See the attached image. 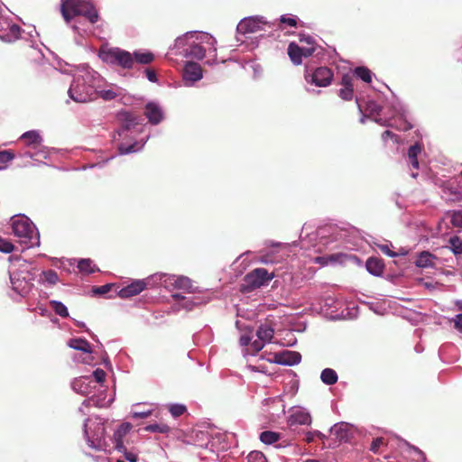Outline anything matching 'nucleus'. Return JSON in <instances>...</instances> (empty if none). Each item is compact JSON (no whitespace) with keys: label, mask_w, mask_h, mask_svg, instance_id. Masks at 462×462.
Wrapping results in <instances>:
<instances>
[{"label":"nucleus","mask_w":462,"mask_h":462,"mask_svg":"<svg viewBox=\"0 0 462 462\" xmlns=\"http://www.w3.org/2000/svg\"><path fill=\"white\" fill-rule=\"evenodd\" d=\"M43 276L45 281L48 282L50 284H55L59 280L57 273L53 270H48L46 272H43Z\"/></svg>","instance_id":"40"},{"label":"nucleus","mask_w":462,"mask_h":462,"mask_svg":"<svg viewBox=\"0 0 462 462\" xmlns=\"http://www.w3.org/2000/svg\"><path fill=\"white\" fill-rule=\"evenodd\" d=\"M273 278V274L269 273L266 269L256 268L244 277L240 291L244 293L251 292L265 285Z\"/></svg>","instance_id":"5"},{"label":"nucleus","mask_w":462,"mask_h":462,"mask_svg":"<svg viewBox=\"0 0 462 462\" xmlns=\"http://www.w3.org/2000/svg\"><path fill=\"white\" fill-rule=\"evenodd\" d=\"M249 342H250L249 337H245V336L241 337L240 343L242 346H247L249 344Z\"/></svg>","instance_id":"60"},{"label":"nucleus","mask_w":462,"mask_h":462,"mask_svg":"<svg viewBox=\"0 0 462 462\" xmlns=\"http://www.w3.org/2000/svg\"><path fill=\"white\" fill-rule=\"evenodd\" d=\"M81 387V380L80 379H78V380H75L73 383H72V388L77 391V392H80L82 393H85V391L81 390L80 389Z\"/></svg>","instance_id":"58"},{"label":"nucleus","mask_w":462,"mask_h":462,"mask_svg":"<svg viewBox=\"0 0 462 462\" xmlns=\"http://www.w3.org/2000/svg\"><path fill=\"white\" fill-rule=\"evenodd\" d=\"M288 55L294 65H300L302 62L301 47L295 42H291L287 49Z\"/></svg>","instance_id":"21"},{"label":"nucleus","mask_w":462,"mask_h":462,"mask_svg":"<svg viewBox=\"0 0 462 462\" xmlns=\"http://www.w3.org/2000/svg\"><path fill=\"white\" fill-rule=\"evenodd\" d=\"M288 424L290 427L295 425H310L311 424V417L310 413L298 411L292 413L288 420Z\"/></svg>","instance_id":"17"},{"label":"nucleus","mask_w":462,"mask_h":462,"mask_svg":"<svg viewBox=\"0 0 462 462\" xmlns=\"http://www.w3.org/2000/svg\"><path fill=\"white\" fill-rule=\"evenodd\" d=\"M78 268L80 272L88 273L94 272L92 268V261L90 259H81L78 263Z\"/></svg>","instance_id":"35"},{"label":"nucleus","mask_w":462,"mask_h":462,"mask_svg":"<svg viewBox=\"0 0 462 462\" xmlns=\"http://www.w3.org/2000/svg\"><path fill=\"white\" fill-rule=\"evenodd\" d=\"M137 146H138V143H134L127 146L121 143L118 146V151H119L120 154H127V153H131V152H134L138 151L141 148V146L140 147H137Z\"/></svg>","instance_id":"34"},{"label":"nucleus","mask_w":462,"mask_h":462,"mask_svg":"<svg viewBox=\"0 0 462 462\" xmlns=\"http://www.w3.org/2000/svg\"><path fill=\"white\" fill-rule=\"evenodd\" d=\"M113 286H114V284H112V283H106L102 286H94L92 288V292L95 295H105L111 291Z\"/></svg>","instance_id":"37"},{"label":"nucleus","mask_w":462,"mask_h":462,"mask_svg":"<svg viewBox=\"0 0 462 462\" xmlns=\"http://www.w3.org/2000/svg\"><path fill=\"white\" fill-rule=\"evenodd\" d=\"M248 462H266L264 455L260 451H252L247 456Z\"/></svg>","instance_id":"38"},{"label":"nucleus","mask_w":462,"mask_h":462,"mask_svg":"<svg viewBox=\"0 0 462 462\" xmlns=\"http://www.w3.org/2000/svg\"><path fill=\"white\" fill-rule=\"evenodd\" d=\"M117 119L121 123L122 132L127 131L139 124V116L129 111H121L117 114Z\"/></svg>","instance_id":"16"},{"label":"nucleus","mask_w":462,"mask_h":462,"mask_svg":"<svg viewBox=\"0 0 462 462\" xmlns=\"http://www.w3.org/2000/svg\"><path fill=\"white\" fill-rule=\"evenodd\" d=\"M411 449L418 455V457L416 458L417 461H426V455L420 449L416 447H411Z\"/></svg>","instance_id":"54"},{"label":"nucleus","mask_w":462,"mask_h":462,"mask_svg":"<svg viewBox=\"0 0 462 462\" xmlns=\"http://www.w3.org/2000/svg\"><path fill=\"white\" fill-rule=\"evenodd\" d=\"M327 257H328V263H336L339 260V258L341 257V254H329V255H326Z\"/></svg>","instance_id":"59"},{"label":"nucleus","mask_w":462,"mask_h":462,"mask_svg":"<svg viewBox=\"0 0 462 462\" xmlns=\"http://www.w3.org/2000/svg\"><path fill=\"white\" fill-rule=\"evenodd\" d=\"M383 445H386L384 439L382 437L376 438L372 441L370 450L374 454H377L379 452L380 447Z\"/></svg>","instance_id":"42"},{"label":"nucleus","mask_w":462,"mask_h":462,"mask_svg":"<svg viewBox=\"0 0 462 462\" xmlns=\"http://www.w3.org/2000/svg\"><path fill=\"white\" fill-rule=\"evenodd\" d=\"M165 286L172 285L175 289L182 290L188 293L194 292L193 284L189 278L186 276H166L164 279Z\"/></svg>","instance_id":"10"},{"label":"nucleus","mask_w":462,"mask_h":462,"mask_svg":"<svg viewBox=\"0 0 462 462\" xmlns=\"http://www.w3.org/2000/svg\"><path fill=\"white\" fill-rule=\"evenodd\" d=\"M60 12L67 23H69L76 16H83L91 23H96L99 18L94 5L87 0H63Z\"/></svg>","instance_id":"1"},{"label":"nucleus","mask_w":462,"mask_h":462,"mask_svg":"<svg viewBox=\"0 0 462 462\" xmlns=\"http://www.w3.org/2000/svg\"><path fill=\"white\" fill-rule=\"evenodd\" d=\"M448 244L454 254L458 255L462 254V240L457 236L450 237Z\"/></svg>","instance_id":"33"},{"label":"nucleus","mask_w":462,"mask_h":462,"mask_svg":"<svg viewBox=\"0 0 462 462\" xmlns=\"http://www.w3.org/2000/svg\"><path fill=\"white\" fill-rule=\"evenodd\" d=\"M151 415H152V411H141V412L135 411L133 413V417L135 419H145V418L150 417Z\"/></svg>","instance_id":"52"},{"label":"nucleus","mask_w":462,"mask_h":462,"mask_svg":"<svg viewBox=\"0 0 462 462\" xmlns=\"http://www.w3.org/2000/svg\"><path fill=\"white\" fill-rule=\"evenodd\" d=\"M365 267L371 274L380 276L383 273L384 263L380 258L370 257L366 261Z\"/></svg>","instance_id":"18"},{"label":"nucleus","mask_w":462,"mask_h":462,"mask_svg":"<svg viewBox=\"0 0 462 462\" xmlns=\"http://www.w3.org/2000/svg\"><path fill=\"white\" fill-rule=\"evenodd\" d=\"M186 51H187V56H189L191 58H195V59H198V60H202L205 57V54H206L205 48L202 45L198 44V43H194V44L190 45L187 49Z\"/></svg>","instance_id":"27"},{"label":"nucleus","mask_w":462,"mask_h":462,"mask_svg":"<svg viewBox=\"0 0 462 462\" xmlns=\"http://www.w3.org/2000/svg\"><path fill=\"white\" fill-rule=\"evenodd\" d=\"M183 79L184 80L189 81L191 83L202 79L201 66L193 61L187 62L183 69Z\"/></svg>","instance_id":"14"},{"label":"nucleus","mask_w":462,"mask_h":462,"mask_svg":"<svg viewBox=\"0 0 462 462\" xmlns=\"http://www.w3.org/2000/svg\"><path fill=\"white\" fill-rule=\"evenodd\" d=\"M279 365H294L300 362L301 356L299 352L283 350L279 353H274L273 359H269Z\"/></svg>","instance_id":"9"},{"label":"nucleus","mask_w":462,"mask_h":462,"mask_svg":"<svg viewBox=\"0 0 462 462\" xmlns=\"http://www.w3.org/2000/svg\"><path fill=\"white\" fill-rule=\"evenodd\" d=\"M93 375L97 383H102L106 379V372L100 368L96 369Z\"/></svg>","instance_id":"45"},{"label":"nucleus","mask_w":462,"mask_h":462,"mask_svg":"<svg viewBox=\"0 0 462 462\" xmlns=\"http://www.w3.org/2000/svg\"><path fill=\"white\" fill-rule=\"evenodd\" d=\"M280 438H281L280 433H277L274 431H270V430L263 431L260 434V440L263 443L267 444V445H271V444L277 442L280 439Z\"/></svg>","instance_id":"29"},{"label":"nucleus","mask_w":462,"mask_h":462,"mask_svg":"<svg viewBox=\"0 0 462 462\" xmlns=\"http://www.w3.org/2000/svg\"><path fill=\"white\" fill-rule=\"evenodd\" d=\"M265 24L260 18H246L242 20L237 25V31L240 33H252L257 32L259 31L263 30V25Z\"/></svg>","instance_id":"11"},{"label":"nucleus","mask_w":462,"mask_h":462,"mask_svg":"<svg viewBox=\"0 0 462 462\" xmlns=\"http://www.w3.org/2000/svg\"><path fill=\"white\" fill-rule=\"evenodd\" d=\"M21 139L24 142L26 145H32L33 147H37L41 144L42 139L37 131H28L24 133Z\"/></svg>","instance_id":"22"},{"label":"nucleus","mask_w":462,"mask_h":462,"mask_svg":"<svg viewBox=\"0 0 462 462\" xmlns=\"http://www.w3.org/2000/svg\"><path fill=\"white\" fill-rule=\"evenodd\" d=\"M14 249V246L11 242L0 237V252L8 254L13 252Z\"/></svg>","instance_id":"41"},{"label":"nucleus","mask_w":462,"mask_h":462,"mask_svg":"<svg viewBox=\"0 0 462 462\" xmlns=\"http://www.w3.org/2000/svg\"><path fill=\"white\" fill-rule=\"evenodd\" d=\"M145 74H146V77H147L149 81H151V82H156L157 81V77H156V73H155L154 69H145Z\"/></svg>","instance_id":"50"},{"label":"nucleus","mask_w":462,"mask_h":462,"mask_svg":"<svg viewBox=\"0 0 462 462\" xmlns=\"http://www.w3.org/2000/svg\"><path fill=\"white\" fill-rule=\"evenodd\" d=\"M13 290L20 295L29 292L33 280V273L29 270L28 265L23 264L20 268L9 273Z\"/></svg>","instance_id":"4"},{"label":"nucleus","mask_w":462,"mask_h":462,"mask_svg":"<svg viewBox=\"0 0 462 462\" xmlns=\"http://www.w3.org/2000/svg\"><path fill=\"white\" fill-rule=\"evenodd\" d=\"M143 430L148 432H159L162 434H167L171 431L170 426H168L166 423L149 424L144 427Z\"/></svg>","instance_id":"31"},{"label":"nucleus","mask_w":462,"mask_h":462,"mask_svg":"<svg viewBox=\"0 0 462 462\" xmlns=\"http://www.w3.org/2000/svg\"><path fill=\"white\" fill-rule=\"evenodd\" d=\"M435 258L430 253L423 251L420 254L415 261V264L420 268H427L432 266V259Z\"/></svg>","instance_id":"26"},{"label":"nucleus","mask_w":462,"mask_h":462,"mask_svg":"<svg viewBox=\"0 0 462 462\" xmlns=\"http://www.w3.org/2000/svg\"><path fill=\"white\" fill-rule=\"evenodd\" d=\"M315 263H319L321 265H328V257H327L326 255L316 257Z\"/></svg>","instance_id":"57"},{"label":"nucleus","mask_w":462,"mask_h":462,"mask_svg":"<svg viewBox=\"0 0 462 462\" xmlns=\"http://www.w3.org/2000/svg\"><path fill=\"white\" fill-rule=\"evenodd\" d=\"M337 378L336 371L331 368L324 369L320 374L321 381L328 385L335 384L337 382Z\"/></svg>","instance_id":"28"},{"label":"nucleus","mask_w":462,"mask_h":462,"mask_svg":"<svg viewBox=\"0 0 462 462\" xmlns=\"http://www.w3.org/2000/svg\"><path fill=\"white\" fill-rule=\"evenodd\" d=\"M265 342L263 341H261V339L258 338V340H254L253 343H252V348L255 351V352H259L260 350L263 349V346H264Z\"/></svg>","instance_id":"53"},{"label":"nucleus","mask_w":462,"mask_h":462,"mask_svg":"<svg viewBox=\"0 0 462 462\" xmlns=\"http://www.w3.org/2000/svg\"><path fill=\"white\" fill-rule=\"evenodd\" d=\"M125 453V457L126 460L130 462H136L137 461V456L132 452H127L126 449L123 450Z\"/></svg>","instance_id":"56"},{"label":"nucleus","mask_w":462,"mask_h":462,"mask_svg":"<svg viewBox=\"0 0 462 462\" xmlns=\"http://www.w3.org/2000/svg\"><path fill=\"white\" fill-rule=\"evenodd\" d=\"M134 63H139L143 65H147L152 63L154 60V54L146 51V52H141V51H134L133 53Z\"/></svg>","instance_id":"25"},{"label":"nucleus","mask_w":462,"mask_h":462,"mask_svg":"<svg viewBox=\"0 0 462 462\" xmlns=\"http://www.w3.org/2000/svg\"><path fill=\"white\" fill-rule=\"evenodd\" d=\"M100 97L104 100H112L117 97V94L113 89H97V97Z\"/></svg>","instance_id":"36"},{"label":"nucleus","mask_w":462,"mask_h":462,"mask_svg":"<svg viewBox=\"0 0 462 462\" xmlns=\"http://www.w3.org/2000/svg\"><path fill=\"white\" fill-rule=\"evenodd\" d=\"M69 346L82 351L84 353H91V346L90 344L83 338H72L69 342Z\"/></svg>","instance_id":"23"},{"label":"nucleus","mask_w":462,"mask_h":462,"mask_svg":"<svg viewBox=\"0 0 462 462\" xmlns=\"http://www.w3.org/2000/svg\"><path fill=\"white\" fill-rule=\"evenodd\" d=\"M172 298L176 300H183L184 299V296L180 295V294H173L172 295Z\"/></svg>","instance_id":"61"},{"label":"nucleus","mask_w":462,"mask_h":462,"mask_svg":"<svg viewBox=\"0 0 462 462\" xmlns=\"http://www.w3.org/2000/svg\"><path fill=\"white\" fill-rule=\"evenodd\" d=\"M452 321L454 322V327L459 331H462V314L457 315Z\"/></svg>","instance_id":"49"},{"label":"nucleus","mask_w":462,"mask_h":462,"mask_svg":"<svg viewBox=\"0 0 462 462\" xmlns=\"http://www.w3.org/2000/svg\"><path fill=\"white\" fill-rule=\"evenodd\" d=\"M307 42H308L309 44H311V45L313 44V41L311 40V38H310V37H308V39H307Z\"/></svg>","instance_id":"62"},{"label":"nucleus","mask_w":462,"mask_h":462,"mask_svg":"<svg viewBox=\"0 0 462 462\" xmlns=\"http://www.w3.org/2000/svg\"><path fill=\"white\" fill-rule=\"evenodd\" d=\"M132 429V424L130 422H124L119 425L113 435V441L115 444V448L118 450H125V447L124 445V438L128 434V432Z\"/></svg>","instance_id":"15"},{"label":"nucleus","mask_w":462,"mask_h":462,"mask_svg":"<svg viewBox=\"0 0 462 462\" xmlns=\"http://www.w3.org/2000/svg\"><path fill=\"white\" fill-rule=\"evenodd\" d=\"M315 51V47H301V56L304 58H308L311 56Z\"/></svg>","instance_id":"48"},{"label":"nucleus","mask_w":462,"mask_h":462,"mask_svg":"<svg viewBox=\"0 0 462 462\" xmlns=\"http://www.w3.org/2000/svg\"><path fill=\"white\" fill-rule=\"evenodd\" d=\"M50 304L57 315L60 316L61 318L69 317L67 307L62 302L58 300H51Z\"/></svg>","instance_id":"32"},{"label":"nucleus","mask_w":462,"mask_h":462,"mask_svg":"<svg viewBox=\"0 0 462 462\" xmlns=\"http://www.w3.org/2000/svg\"><path fill=\"white\" fill-rule=\"evenodd\" d=\"M451 224L462 228V210L454 211L451 216Z\"/></svg>","instance_id":"43"},{"label":"nucleus","mask_w":462,"mask_h":462,"mask_svg":"<svg viewBox=\"0 0 462 462\" xmlns=\"http://www.w3.org/2000/svg\"><path fill=\"white\" fill-rule=\"evenodd\" d=\"M354 75L365 83L372 81V71L366 67H357L354 70Z\"/></svg>","instance_id":"30"},{"label":"nucleus","mask_w":462,"mask_h":462,"mask_svg":"<svg viewBox=\"0 0 462 462\" xmlns=\"http://www.w3.org/2000/svg\"><path fill=\"white\" fill-rule=\"evenodd\" d=\"M187 411L186 407L181 404H173L170 407V412L173 417H180Z\"/></svg>","instance_id":"39"},{"label":"nucleus","mask_w":462,"mask_h":462,"mask_svg":"<svg viewBox=\"0 0 462 462\" xmlns=\"http://www.w3.org/2000/svg\"><path fill=\"white\" fill-rule=\"evenodd\" d=\"M334 74L328 67H319L313 71L306 70L304 75L308 83L314 84L317 87L325 88L331 84Z\"/></svg>","instance_id":"7"},{"label":"nucleus","mask_w":462,"mask_h":462,"mask_svg":"<svg viewBox=\"0 0 462 462\" xmlns=\"http://www.w3.org/2000/svg\"><path fill=\"white\" fill-rule=\"evenodd\" d=\"M145 116L149 119V122L152 125H157L162 121V114L158 106L149 103L145 106Z\"/></svg>","instance_id":"19"},{"label":"nucleus","mask_w":462,"mask_h":462,"mask_svg":"<svg viewBox=\"0 0 462 462\" xmlns=\"http://www.w3.org/2000/svg\"><path fill=\"white\" fill-rule=\"evenodd\" d=\"M388 138L393 139L395 142H397V135L393 132L386 130L382 134V139L386 141Z\"/></svg>","instance_id":"55"},{"label":"nucleus","mask_w":462,"mask_h":462,"mask_svg":"<svg viewBox=\"0 0 462 462\" xmlns=\"http://www.w3.org/2000/svg\"><path fill=\"white\" fill-rule=\"evenodd\" d=\"M256 335L261 341L265 343L271 342L274 335V328L267 323L262 324L258 328Z\"/></svg>","instance_id":"20"},{"label":"nucleus","mask_w":462,"mask_h":462,"mask_svg":"<svg viewBox=\"0 0 462 462\" xmlns=\"http://www.w3.org/2000/svg\"><path fill=\"white\" fill-rule=\"evenodd\" d=\"M89 81V75L75 77L68 91L69 97L78 103L95 100L97 88Z\"/></svg>","instance_id":"2"},{"label":"nucleus","mask_w":462,"mask_h":462,"mask_svg":"<svg viewBox=\"0 0 462 462\" xmlns=\"http://www.w3.org/2000/svg\"><path fill=\"white\" fill-rule=\"evenodd\" d=\"M421 152V146L419 143H415L410 146L408 150V159L410 163L414 169L419 168L418 155Z\"/></svg>","instance_id":"24"},{"label":"nucleus","mask_w":462,"mask_h":462,"mask_svg":"<svg viewBox=\"0 0 462 462\" xmlns=\"http://www.w3.org/2000/svg\"><path fill=\"white\" fill-rule=\"evenodd\" d=\"M280 21L282 23H285L291 27H296L298 23L295 17H285L284 15L281 16Z\"/></svg>","instance_id":"46"},{"label":"nucleus","mask_w":462,"mask_h":462,"mask_svg":"<svg viewBox=\"0 0 462 462\" xmlns=\"http://www.w3.org/2000/svg\"><path fill=\"white\" fill-rule=\"evenodd\" d=\"M85 434L91 448L97 450H105L107 448L105 425L100 420L85 423Z\"/></svg>","instance_id":"3"},{"label":"nucleus","mask_w":462,"mask_h":462,"mask_svg":"<svg viewBox=\"0 0 462 462\" xmlns=\"http://www.w3.org/2000/svg\"><path fill=\"white\" fill-rule=\"evenodd\" d=\"M353 76L344 74L340 80L342 88L338 90V96L346 101H350L354 97V83Z\"/></svg>","instance_id":"13"},{"label":"nucleus","mask_w":462,"mask_h":462,"mask_svg":"<svg viewBox=\"0 0 462 462\" xmlns=\"http://www.w3.org/2000/svg\"><path fill=\"white\" fill-rule=\"evenodd\" d=\"M146 287L147 283L144 280H137L119 290L117 295L123 299L130 298L141 293Z\"/></svg>","instance_id":"12"},{"label":"nucleus","mask_w":462,"mask_h":462,"mask_svg":"<svg viewBox=\"0 0 462 462\" xmlns=\"http://www.w3.org/2000/svg\"><path fill=\"white\" fill-rule=\"evenodd\" d=\"M305 462H319V461L317 459H307V460H305Z\"/></svg>","instance_id":"63"},{"label":"nucleus","mask_w":462,"mask_h":462,"mask_svg":"<svg viewBox=\"0 0 462 462\" xmlns=\"http://www.w3.org/2000/svg\"><path fill=\"white\" fill-rule=\"evenodd\" d=\"M14 158V153L10 150L0 151V164L6 163Z\"/></svg>","instance_id":"44"},{"label":"nucleus","mask_w":462,"mask_h":462,"mask_svg":"<svg viewBox=\"0 0 462 462\" xmlns=\"http://www.w3.org/2000/svg\"><path fill=\"white\" fill-rule=\"evenodd\" d=\"M101 57L104 61L120 66L123 69H132L134 65L133 54L120 48H110L103 51Z\"/></svg>","instance_id":"6"},{"label":"nucleus","mask_w":462,"mask_h":462,"mask_svg":"<svg viewBox=\"0 0 462 462\" xmlns=\"http://www.w3.org/2000/svg\"><path fill=\"white\" fill-rule=\"evenodd\" d=\"M12 228L14 234L21 238L32 239L33 235V226L29 218L22 217L13 221Z\"/></svg>","instance_id":"8"},{"label":"nucleus","mask_w":462,"mask_h":462,"mask_svg":"<svg viewBox=\"0 0 462 462\" xmlns=\"http://www.w3.org/2000/svg\"><path fill=\"white\" fill-rule=\"evenodd\" d=\"M378 247L383 254L390 257H395L398 255V254L390 249V246L388 245H378Z\"/></svg>","instance_id":"47"},{"label":"nucleus","mask_w":462,"mask_h":462,"mask_svg":"<svg viewBox=\"0 0 462 462\" xmlns=\"http://www.w3.org/2000/svg\"><path fill=\"white\" fill-rule=\"evenodd\" d=\"M316 436L321 437V436H322V434H321L320 432H319V431L308 432V433L306 434V436H305V439H305V441H306L307 443H310V442H312V441L314 440V438H315Z\"/></svg>","instance_id":"51"},{"label":"nucleus","mask_w":462,"mask_h":462,"mask_svg":"<svg viewBox=\"0 0 462 462\" xmlns=\"http://www.w3.org/2000/svg\"><path fill=\"white\" fill-rule=\"evenodd\" d=\"M417 176H418V173H417V172H412V173H411V177H412V178H416Z\"/></svg>","instance_id":"64"}]
</instances>
